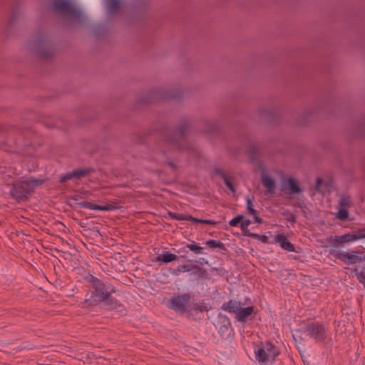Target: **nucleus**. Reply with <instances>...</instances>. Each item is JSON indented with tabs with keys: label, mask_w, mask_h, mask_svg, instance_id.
Listing matches in <instances>:
<instances>
[{
	"label": "nucleus",
	"mask_w": 365,
	"mask_h": 365,
	"mask_svg": "<svg viewBox=\"0 0 365 365\" xmlns=\"http://www.w3.org/2000/svg\"><path fill=\"white\" fill-rule=\"evenodd\" d=\"M262 170V183L263 186L267 189V191L269 194H274L276 188V181L270 175L265 173L264 169Z\"/></svg>",
	"instance_id": "obj_21"
},
{
	"label": "nucleus",
	"mask_w": 365,
	"mask_h": 365,
	"mask_svg": "<svg viewBox=\"0 0 365 365\" xmlns=\"http://www.w3.org/2000/svg\"><path fill=\"white\" fill-rule=\"evenodd\" d=\"M351 205V200L349 196H342L339 201V207L349 208Z\"/></svg>",
	"instance_id": "obj_38"
},
{
	"label": "nucleus",
	"mask_w": 365,
	"mask_h": 365,
	"mask_svg": "<svg viewBox=\"0 0 365 365\" xmlns=\"http://www.w3.org/2000/svg\"><path fill=\"white\" fill-rule=\"evenodd\" d=\"M46 126L48 128H54V125H53V124H46Z\"/></svg>",
	"instance_id": "obj_62"
},
{
	"label": "nucleus",
	"mask_w": 365,
	"mask_h": 365,
	"mask_svg": "<svg viewBox=\"0 0 365 365\" xmlns=\"http://www.w3.org/2000/svg\"><path fill=\"white\" fill-rule=\"evenodd\" d=\"M329 254L347 265L365 261V255H364L363 257L359 256L354 254L352 251L351 252H346L341 250H331Z\"/></svg>",
	"instance_id": "obj_10"
},
{
	"label": "nucleus",
	"mask_w": 365,
	"mask_h": 365,
	"mask_svg": "<svg viewBox=\"0 0 365 365\" xmlns=\"http://www.w3.org/2000/svg\"><path fill=\"white\" fill-rule=\"evenodd\" d=\"M93 356L96 358V359H106L105 356H101L100 354H93Z\"/></svg>",
	"instance_id": "obj_60"
},
{
	"label": "nucleus",
	"mask_w": 365,
	"mask_h": 365,
	"mask_svg": "<svg viewBox=\"0 0 365 365\" xmlns=\"http://www.w3.org/2000/svg\"><path fill=\"white\" fill-rule=\"evenodd\" d=\"M189 242L190 243L186 244V247L189 249L190 251L195 255L204 253L205 248L201 247L199 243L191 240H189Z\"/></svg>",
	"instance_id": "obj_31"
},
{
	"label": "nucleus",
	"mask_w": 365,
	"mask_h": 365,
	"mask_svg": "<svg viewBox=\"0 0 365 365\" xmlns=\"http://www.w3.org/2000/svg\"><path fill=\"white\" fill-rule=\"evenodd\" d=\"M251 224V221L249 220V219H245V218L243 220H242L241 222H240V228H242V227H248V226Z\"/></svg>",
	"instance_id": "obj_51"
},
{
	"label": "nucleus",
	"mask_w": 365,
	"mask_h": 365,
	"mask_svg": "<svg viewBox=\"0 0 365 365\" xmlns=\"http://www.w3.org/2000/svg\"><path fill=\"white\" fill-rule=\"evenodd\" d=\"M255 199L254 195L247 196L246 197V203H247V213L250 215H255V212L257 210L254 209L253 200Z\"/></svg>",
	"instance_id": "obj_34"
},
{
	"label": "nucleus",
	"mask_w": 365,
	"mask_h": 365,
	"mask_svg": "<svg viewBox=\"0 0 365 365\" xmlns=\"http://www.w3.org/2000/svg\"><path fill=\"white\" fill-rule=\"evenodd\" d=\"M217 318L221 325H229L231 324V322L227 316L222 313L217 314Z\"/></svg>",
	"instance_id": "obj_42"
},
{
	"label": "nucleus",
	"mask_w": 365,
	"mask_h": 365,
	"mask_svg": "<svg viewBox=\"0 0 365 365\" xmlns=\"http://www.w3.org/2000/svg\"><path fill=\"white\" fill-rule=\"evenodd\" d=\"M353 232L355 235L356 240L365 238V227L353 231Z\"/></svg>",
	"instance_id": "obj_44"
},
{
	"label": "nucleus",
	"mask_w": 365,
	"mask_h": 365,
	"mask_svg": "<svg viewBox=\"0 0 365 365\" xmlns=\"http://www.w3.org/2000/svg\"><path fill=\"white\" fill-rule=\"evenodd\" d=\"M73 206L75 207H80V208H88L93 210H100L102 211V210L108 209V207H102V205H97L95 203H93L91 202L84 201L81 202H75Z\"/></svg>",
	"instance_id": "obj_28"
},
{
	"label": "nucleus",
	"mask_w": 365,
	"mask_h": 365,
	"mask_svg": "<svg viewBox=\"0 0 365 365\" xmlns=\"http://www.w3.org/2000/svg\"><path fill=\"white\" fill-rule=\"evenodd\" d=\"M324 106H320V107L307 110L304 112V113L299 116L297 118V124L299 125H307L314 118L315 114H317L320 112L321 109H323Z\"/></svg>",
	"instance_id": "obj_18"
},
{
	"label": "nucleus",
	"mask_w": 365,
	"mask_h": 365,
	"mask_svg": "<svg viewBox=\"0 0 365 365\" xmlns=\"http://www.w3.org/2000/svg\"><path fill=\"white\" fill-rule=\"evenodd\" d=\"M166 165L170 166L173 170H176L178 168L177 165L170 158H167L165 160Z\"/></svg>",
	"instance_id": "obj_50"
},
{
	"label": "nucleus",
	"mask_w": 365,
	"mask_h": 365,
	"mask_svg": "<svg viewBox=\"0 0 365 365\" xmlns=\"http://www.w3.org/2000/svg\"><path fill=\"white\" fill-rule=\"evenodd\" d=\"M120 201L115 200V201H111L108 203H107L105 205H102V207H108L109 208L102 210V211H112L119 209L120 207L119 206Z\"/></svg>",
	"instance_id": "obj_37"
},
{
	"label": "nucleus",
	"mask_w": 365,
	"mask_h": 365,
	"mask_svg": "<svg viewBox=\"0 0 365 365\" xmlns=\"http://www.w3.org/2000/svg\"><path fill=\"white\" fill-rule=\"evenodd\" d=\"M259 115L270 124H276L279 120V110L277 108H261Z\"/></svg>",
	"instance_id": "obj_16"
},
{
	"label": "nucleus",
	"mask_w": 365,
	"mask_h": 365,
	"mask_svg": "<svg viewBox=\"0 0 365 365\" xmlns=\"http://www.w3.org/2000/svg\"><path fill=\"white\" fill-rule=\"evenodd\" d=\"M355 137L365 139V116L359 121L355 128Z\"/></svg>",
	"instance_id": "obj_30"
},
{
	"label": "nucleus",
	"mask_w": 365,
	"mask_h": 365,
	"mask_svg": "<svg viewBox=\"0 0 365 365\" xmlns=\"http://www.w3.org/2000/svg\"><path fill=\"white\" fill-rule=\"evenodd\" d=\"M186 249H187V248L186 247V245H185V247H182L179 250L173 248V250L175 251V252H176L178 254L182 253V255H180L179 257L181 258H183V259H186L187 257V254H188V251Z\"/></svg>",
	"instance_id": "obj_46"
},
{
	"label": "nucleus",
	"mask_w": 365,
	"mask_h": 365,
	"mask_svg": "<svg viewBox=\"0 0 365 365\" xmlns=\"http://www.w3.org/2000/svg\"><path fill=\"white\" fill-rule=\"evenodd\" d=\"M53 6L58 13L73 17L81 24L86 20L83 17L81 11L73 6L70 0H53Z\"/></svg>",
	"instance_id": "obj_8"
},
{
	"label": "nucleus",
	"mask_w": 365,
	"mask_h": 365,
	"mask_svg": "<svg viewBox=\"0 0 365 365\" xmlns=\"http://www.w3.org/2000/svg\"><path fill=\"white\" fill-rule=\"evenodd\" d=\"M358 279L360 283H361L365 288V267H362L360 274H358Z\"/></svg>",
	"instance_id": "obj_48"
},
{
	"label": "nucleus",
	"mask_w": 365,
	"mask_h": 365,
	"mask_svg": "<svg viewBox=\"0 0 365 365\" xmlns=\"http://www.w3.org/2000/svg\"><path fill=\"white\" fill-rule=\"evenodd\" d=\"M191 307H189L187 316L190 317L193 313L207 312L212 309V307L205 302L194 303L190 300Z\"/></svg>",
	"instance_id": "obj_22"
},
{
	"label": "nucleus",
	"mask_w": 365,
	"mask_h": 365,
	"mask_svg": "<svg viewBox=\"0 0 365 365\" xmlns=\"http://www.w3.org/2000/svg\"><path fill=\"white\" fill-rule=\"evenodd\" d=\"M324 183L323 179L321 177H318L316 179L314 189L317 192L324 194V191L322 190V185Z\"/></svg>",
	"instance_id": "obj_43"
},
{
	"label": "nucleus",
	"mask_w": 365,
	"mask_h": 365,
	"mask_svg": "<svg viewBox=\"0 0 365 365\" xmlns=\"http://www.w3.org/2000/svg\"><path fill=\"white\" fill-rule=\"evenodd\" d=\"M191 274L193 275L197 280L205 279L207 277V271L206 269L195 264H190Z\"/></svg>",
	"instance_id": "obj_24"
},
{
	"label": "nucleus",
	"mask_w": 365,
	"mask_h": 365,
	"mask_svg": "<svg viewBox=\"0 0 365 365\" xmlns=\"http://www.w3.org/2000/svg\"><path fill=\"white\" fill-rule=\"evenodd\" d=\"M44 181L43 179L31 178L25 180L14 182L9 190V195L17 202L26 201L34 192L35 188L43 185Z\"/></svg>",
	"instance_id": "obj_4"
},
{
	"label": "nucleus",
	"mask_w": 365,
	"mask_h": 365,
	"mask_svg": "<svg viewBox=\"0 0 365 365\" xmlns=\"http://www.w3.org/2000/svg\"><path fill=\"white\" fill-rule=\"evenodd\" d=\"M94 168L91 167H86L83 168H77L73 170L72 172H68L64 175H62L59 178L60 183H64L68 180L77 179L81 180V178L88 175L91 173H94Z\"/></svg>",
	"instance_id": "obj_11"
},
{
	"label": "nucleus",
	"mask_w": 365,
	"mask_h": 365,
	"mask_svg": "<svg viewBox=\"0 0 365 365\" xmlns=\"http://www.w3.org/2000/svg\"><path fill=\"white\" fill-rule=\"evenodd\" d=\"M168 215L173 220L190 221L194 224H206L210 225H216L218 222L212 220H203L193 217L187 214H179L171 211H168Z\"/></svg>",
	"instance_id": "obj_12"
},
{
	"label": "nucleus",
	"mask_w": 365,
	"mask_h": 365,
	"mask_svg": "<svg viewBox=\"0 0 365 365\" xmlns=\"http://www.w3.org/2000/svg\"><path fill=\"white\" fill-rule=\"evenodd\" d=\"M324 185L327 188V190L328 192H331V188L333 187V183L331 181H327L325 182L324 183Z\"/></svg>",
	"instance_id": "obj_52"
},
{
	"label": "nucleus",
	"mask_w": 365,
	"mask_h": 365,
	"mask_svg": "<svg viewBox=\"0 0 365 365\" xmlns=\"http://www.w3.org/2000/svg\"><path fill=\"white\" fill-rule=\"evenodd\" d=\"M82 197L81 195H75L70 197L71 200H73L74 201H78L79 199H81Z\"/></svg>",
	"instance_id": "obj_56"
},
{
	"label": "nucleus",
	"mask_w": 365,
	"mask_h": 365,
	"mask_svg": "<svg viewBox=\"0 0 365 365\" xmlns=\"http://www.w3.org/2000/svg\"><path fill=\"white\" fill-rule=\"evenodd\" d=\"M354 254L357 255L359 256H361V255H364V252L362 250H354L352 251Z\"/></svg>",
	"instance_id": "obj_58"
},
{
	"label": "nucleus",
	"mask_w": 365,
	"mask_h": 365,
	"mask_svg": "<svg viewBox=\"0 0 365 365\" xmlns=\"http://www.w3.org/2000/svg\"><path fill=\"white\" fill-rule=\"evenodd\" d=\"M298 331L307 333L317 343H325V346L331 348L333 346L331 337H327V329L319 322H311L302 327Z\"/></svg>",
	"instance_id": "obj_6"
},
{
	"label": "nucleus",
	"mask_w": 365,
	"mask_h": 365,
	"mask_svg": "<svg viewBox=\"0 0 365 365\" xmlns=\"http://www.w3.org/2000/svg\"><path fill=\"white\" fill-rule=\"evenodd\" d=\"M283 217H288L292 213L289 210H285L281 213Z\"/></svg>",
	"instance_id": "obj_57"
},
{
	"label": "nucleus",
	"mask_w": 365,
	"mask_h": 365,
	"mask_svg": "<svg viewBox=\"0 0 365 365\" xmlns=\"http://www.w3.org/2000/svg\"><path fill=\"white\" fill-rule=\"evenodd\" d=\"M190 267L189 264H181L177 267V269H173L171 273L175 275H178L179 272H190Z\"/></svg>",
	"instance_id": "obj_36"
},
{
	"label": "nucleus",
	"mask_w": 365,
	"mask_h": 365,
	"mask_svg": "<svg viewBox=\"0 0 365 365\" xmlns=\"http://www.w3.org/2000/svg\"><path fill=\"white\" fill-rule=\"evenodd\" d=\"M360 271H361V270H359V267H356L354 268V273H355V275H356L357 277H358V274H360Z\"/></svg>",
	"instance_id": "obj_59"
},
{
	"label": "nucleus",
	"mask_w": 365,
	"mask_h": 365,
	"mask_svg": "<svg viewBox=\"0 0 365 365\" xmlns=\"http://www.w3.org/2000/svg\"><path fill=\"white\" fill-rule=\"evenodd\" d=\"M93 232H96L97 235H101L100 232H99L98 229L96 227L93 229Z\"/></svg>",
	"instance_id": "obj_61"
},
{
	"label": "nucleus",
	"mask_w": 365,
	"mask_h": 365,
	"mask_svg": "<svg viewBox=\"0 0 365 365\" xmlns=\"http://www.w3.org/2000/svg\"><path fill=\"white\" fill-rule=\"evenodd\" d=\"M121 6L120 0H108L107 1V10L108 14H113L117 13Z\"/></svg>",
	"instance_id": "obj_29"
},
{
	"label": "nucleus",
	"mask_w": 365,
	"mask_h": 365,
	"mask_svg": "<svg viewBox=\"0 0 365 365\" xmlns=\"http://www.w3.org/2000/svg\"><path fill=\"white\" fill-rule=\"evenodd\" d=\"M191 126V120L184 117L180 119L179 125L176 127L163 126L158 132L168 145L179 150H187L189 145L186 138L190 134Z\"/></svg>",
	"instance_id": "obj_1"
},
{
	"label": "nucleus",
	"mask_w": 365,
	"mask_h": 365,
	"mask_svg": "<svg viewBox=\"0 0 365 365\" xmlns=\"http://www.w3.org/2000/svg\"><path fill=\"white\" fill-rule=\"evenodd\" d=\"M179 258H180L179 256H178L175 254H173L168 251H166V252H163L160 254H158L155 257V262H158L161 264H168L170 262L178 260Z\"/></svg>",
	"instance_id": "obj_23"
},
{
	"label": "nucleus",
	"mask_w": 365,
	"mask_h": 365,
	"mask_svg": "<svg viewBox=\"0 0 365 365\" xmlns=\"http://www.w3.org/2000/svg\"><path fill=\"white\" fill-rule=\"evenodd\" d=\"M33 51L39 58L49 59L54 56L53 42L43 34H38L32 42Z\"/></svg>",
	"instance_id": "obj_7"
},
{
	"label": "nucleus",
	"mask_w": 365,
	"mask_h": 365,
	"mask_svg": "<svg viewBox=\"0 0 365 365\" xmlns=\"http://www.w3.org/2000/svg\"><path fill=\"white\" fill-rule=\"evenodd\" d=\"M202 123L205 126L202 131L205 133H215L220 130V125L215 120L205 119Z\"/></svg>",
	"instance_id": "obj_27"
},
{
	"label": "nucleus",
	"mask_w": 365,
	"mask_h": 365,
	"mask_svg": "<svg viewBox=\"0 0 365 365\" xmlns=\"http://www.w3.org/2000/svg\"><path fill=\"white\" fill-rule=\"evenodd\" d=\"M155 132V128H150L146 133H143L141 135L140 139L139 140V143H145L146 138L149 135H153Z\"/></svg>",
	"instance_id": "obj_45"
},
{
	"label": "nucleus",
	"mask_w": 365,
	"mask_h": 365,
	"mask_svg": "<svg viewBox=\"0 0 365 365\" xmlns=\"http://www.w3.org/2000/svg\"><path fill=\"white\" fill-rule=\"evenodd\" d=\"M240 229L242 230V235L247 236V237H252V238H255V235H256V233L251 232L250 231V230L248 229V227H242V228H240Z\"/></svg>",
	"instance_id": "obj_49"
},
{
	"label": "nucleus",
	"mask_w": 365,
	"mask_h": 365,
	"mask_svg": "<svg viewBox=\"0 0 365 365\" xmlns=\"http://www.w3.org/2000/svg\"><path fill=\"white\" fill-rule=\"evenodd\" d=\"M101 303L103 304L106 309L115 312L118 317H123L127 314L125 306L111 294H109L108 298Z\"/></svg>",
	"instance_id": "obj_13"
},
{
	"label": "nucleus",
	"mask_w": 365,
	"mask_h": 365,
	"mask_svg": "<svg viewBox=\"0 0 365 365\" xmlns=\"http://www.w3.org/2000/svg\"><path fill=\"white\" fill-rule=\"evenodd\" d=\"M233 235L237 237H239L240 234L239 232H234Z\"/></svg>",
	"instance_id": "obj_63"
},
{
	"label": "nucleus",
	"mask_w": 365,
	"mask_h": 365,
	"mask_svg": "<svg viewBox=\"0 0 365 365\" xmlns=\"http://www.w3.org/2000/svg\"><path fill=\"white\" fill-rule=\"evenodd\" d=\"M242 305H245V304L241 303L240 301L230 299L227 302H225L222 304L221 309L229 313L235 314L236 311H238V307Z\"/></svg>",
	"instance_id": "obj_25"
},
{
	"label": "nucleus",
	"mask_w": 365,
	"mask_h": 365,
	"mask_svg": "<svg viewBox=\"0 0 365 365\" xmlns=\"http://www.w3.org/2000/svg\"><path fill=\"white\" fill-rule=\"evenodd\" d=\"M252 216L254 217L255 222L258 223V224H262L264 222V220H262V218L259 217L257 215V212H255V215H252Z\"/></svg>",
	"instance_id": "obj_53"
},
{
	"label": "nucleus",
	"mask_w": 365,
	"mask_h": 365,
	"mask_svg": "<svg viewBox=\"0 0 365 365\" xmlns=\"http://www.w3.org/2000/svg\"><path fill=\"white\" fill-rule=\"evenodd\" d=\"M326 240L334 247H339L343 244L356 241L353 231L342 235H331Z\"/></svg>",
	"instance_id": "obj_14"
},
{
	"label": "nucleus",
	"mask_w": 365,
	"mask_h": 365,
	"mask_svg": "<svg viewBox=\"0 0 365 365\" xmlns=\"http://www.w3.org/2000/svg\"><path fill=\"white\" fill-rule=\"evenodd\" d=\"M296 219H297V216L292 213V215H290L287 218V220L290 222L292 224H294L296 222Z\"/></svg>",
	"instance_id": "obj_54"
},
{
	"label": "nucleus",
	"mask_w": 365,
	"mask_h": 365,
	"mask_svg": "<svg viewBox=\"0 0 365 365\" xmlns=\"http://www.w3.org/2000/svg\"><path fill=\"white\" fill-rule=\"evenodd\" d=\"M244 218L245 216L242 214L238 215L229 222V225L231 227H237Z\"/></svg>",
	"instance_id": "obj_40"
},
{
	"label": "nucleus",
	"mask_w": 365,
	"mask_h": 365,
	"mask_svg": "<svg viewBox=\"0 0 365 365\" xmlns=\"http://www.w3.org/2000/svg\"><path fill=\"white\" fill-rule=\"evenodd\" d=\"M195 262H197V263H199L200 264H207L208 263V261L206 260L205 258H200L199 260H195Z\"/></svg>",
	"instance_id": "obj_55"
},
{
	"label": "nucleus",
	"mask_w": 365,
	"mask_h": 365,
	"mask_svg": "<svg viewBox=\"0 0 365 365\" xmlns=\"http://www.w3.org/2000/svg\"><path fill=\"white\" fill-rule=\"evenodd\" d=\"M19 11L14 9L13 12L11 14V16L9 20V26H12L19 18Z\"/></svg>",
	"instance_id": "obj_41"
},
{
	"label": "nucleus",
	"mask_w": 365,
	"mask_h": 365,
	"mask_svg": "<svg viewBox=\"0 0 365 365\" xmlns=\"http://www.w3.org/2000/svg\"><path fill=\"white\" fill-rule=\"evenodd\" d=\"M214 173L217 175H219L221 177V178L223 180L224 183L225 185L230 189V190L232 192H236V188L235 185L232 183V182L230 180V178L222 171V170L220 168H214Z\"/></svg>",
	"instance_id": "obj_26"
},
{
	"label": "nucleus",
	"mask_w": 365,
	"mask_h": 365,
	"mask_svg": "<svg viewBox=\"0 0 365 365\" xmlns=\"http://www.w3.org/2000/svg\"><path fill=\"white\" fill-rule=\"evenodd\" d=\"M92 34L96 37L103 36L106 34V29L104 28L103 25L96 24L92 26L91 29Z\"/></svg>",
	"instance_id": "obj_33"
},
{
	"label": "nucleus",
	"mask_w": 365,
	"mask_h": 365,
	"mask_svg": "<svg viewBox=\"0 0 365 365\" xmlns=\"http://www.w3.org/2000/svg\"><path fill=\"white\" fill-rule=\"evenodd\" d=\"M184 96V91L180 88L165 89L158 88L149 91L145 96H139L137 102L140 106H147L164 101H180Z\"/></svg>",
	"instance_id": "obj_3"
},
{
	"label": "nucleus",
	"mask_w": 365,
	"mask_h": 365,
	"mask_svg": "<svg viewBox=\"0 0 365 365\" xmlns=\"http://www.w3.org/2000/svg\"><path fill=\"white\" fill-rule=\"evenodd\" d=\"M191 299L192 296L190 293H183L182 294L174 296L170 299V308L182 314H187L189 307H191Z\"/></svg>",
	"instance_id": "obj_9"
},
{
	"label": "nucleus",
	"mask_w": 365,
	"mask_h": 365,
	"mask_svg": "<svg viewBox=\"0 0 365 365\" xmlns=\"http://www.w3.org/2000/svg\"><path fill=\"white\" fill-rule=\"evenodd\" d=\"M274 242L278 243L281 248L284 250L297 253L299 252L295 250L294 245L289 242L287 236L283 233L277 234L274 237Z\"/></svg>",
	"instance_id": "obj_19"
},
{
	"label": "nucleus",
	"mask_w": 365,
	"mask_h": 365,
	"mask_svg": "<svg viewBox=\"0 0 365 365\" xmlns=\"http://www.w3.org/2000/svg\"><path fill=\"white\" fill-rule=\"evenodd\" d=\"M254 239L259 240L260 241H262L263 243H265V244L272 243V242L269 241L268 237L264 235H259V234L256 233Z\"/></svg>",
	"instance_id": "obj_47"
},
{
	"label": "nucleus",
	"mask_w": 365,
	"mask_h": 365,
	"mask_svg": "<svg viewBox=\"0 0 365 365\" xmlns=\"http://www.w3.org/2000/svg\"><path fill=\"white\" fill-rule=\"evenodd\" d=\"M87 279L91 284V290L90 297L86 299L84 303L88 304L89 307L101 304L109 294L116 292L114 286L92 274H89Z\"/></svg>",
	"instance_id": "obj_2"
},
{
	"label": "nucleus",
	"mask_w": 365,
	"mask_h": 365,
	"mask_svg": "<svg viewBox=\"0 0 365 365\" xmlns=\"http://www.w3.org/2000/svg\"><path fill=\"white\" fill-rule=\"evenodd\" d=\"M255 358L260 365L274 362L279 355L278 348L270 341H260L254 350Z\"/></svg>",
	"instance_id": "obj_5"
},
{
	"label": "nucleus",
	"mask_w": 365,
	"mask_h": 365,
	"mask_svg": "<svg viewBox=\"0 0 365 365\" xmlns=\"http://www.w3.org/2000/svg\"><path fill=\"white\" fill-rule=\"evenodd\" d=\"M282 190L287 191L289 195H298L302 192L299 182L293 177H289L283 182Z\"/></svg>",
	"instance_id": "obj_17"
},
{
	"label": "nucleus",
	"mask_w": 365,
	"mask_h": 365,
	"mask_svg": "<svg viewBox=\"0 0 365 365\" xmlns=\"http://www.w3.org/2000/svg\"><path fill=\"white\" fill-rule=\"evenodd\" d=\"M247 153L251 163L257 164L259 168L263 169V165L259 159V151L255 143L249 144L247 148Z\"/></svg>",
	"instance_id": "obj_20"
},
{
	"label": "nucleus",
	"mask_w": 365,
	"mask_h": 365,
	"mask_svg": "<svg viewBox=\"0 0 365 365\" xmlns=\"http://www.w3.org/2000/svg\"><path fill=\"white\" fill-rule=\"evenodd\" d=\"M232 324L229 325H220V327L218 329V333L222 337L228 336L230 334H228L229 329H230L231 331H232V329L231 328Z\"/></svg>",
	"instance_id": "obj_39"
},
{
	"label": "nucleus",
	"mask_w": 365,
	"mask_h": 365,
	"mask_svg": "<svg viewBox=\"0 0 365 365\" xmlns=\"http://www.w3.org/2000/svg\"><path fill=\"white\" fill-rule=\"evenodd\" d=\"M235 319L242 324H245L249 318L252 319L256 314L257 310L255 306H247L246 307H238V311L235 312Z\"/></svg>",
	"instance_id": "obj_15"
},
{
	"label": "nucleus",
	"mask_w": 365,
	"mask_h": 365,
	"mask_svg": "<svg viewBox=\"0 0 365 365\" xmlns=\"http://www.w3.org/2000/svg\"><path fill=\"white\" fill-rule=\"evenodd\" d=\"M336 217L341 220L345 221L349 218L348 208L339 207L338 212L336 213Z\"/></svg>",
	"instance_id": "obj_35"
},
{
	"label": "nucleus",
	"mask_w": 365,
	"mask_h": 365,
	"mask_svg": "<svg viewBox=\"0 0 365 365\" xmlns=\"http://www.w3.org/2000/svg\"><path fill=\"white\" fill-rule=\"evenodd\" d=\"M204 244L205 245L208 246L210 248H212V249L218 248V249H220L221 250L227 251V248H226L225 245L224 243H222V242L218 241V240L210 239V240H206L204 242Z\"/></svg>",
	"instance_id": "obj_32"
}]
</instances>
